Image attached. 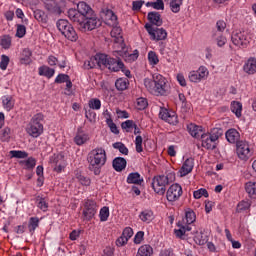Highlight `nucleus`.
<instances>
[{
    "label": "nucleus",
    "mask_w": 256,
    "mask_h": 256,
    "mask_svg": "<svg viewBox=\"0 0 256 256\" xmlns=\"http://www.w3.org/2000/svg\"><path fill=\"white\" fill-rule=\"evenodd\" d=\"M77 11L84 17L93 15V9L86 2H79L77 4Z\"/></svg>",
    "instance_id": "27"
},
{
    "label": "nucleus",
    "mask_w": 256,
    "mask_h": 256,
    "mask_svg": "<svg viewBox=\"0 0 256 256\" xmlns=\"http://www.w3.org/2000/svg\"><path fill=\"white\" fill-rule=\"evenodd\" d=\"M148 63L152 67H155V65L159 64V56L155 51H149L148 52Z\"/></svg>",
    "instance_id": "45"
},
{
    "label": "nucleus",
    "mask_w": 256,
    "mask_h": 256,
    "mask_svg": "<svg viewBox=\"0 0 256 256\" xmlns=\"http://www.w3.org/2000/svg\"><path fill=\"white\" fill-rule=\"evenodd\" d=\"M209 77V69L205 66H200L197 70H192L188 74V79L191 83H201Z\"/></svg>",
    "instance_id": "13"
},
{
    "label": "nucleus",
    "mask_w": 256,
    "mask_h": 256,
    "mask_svg": "<svg viewBox=\"0 0 256 256\" xmlns=\"http://www.w3.org/2000/svg\"><path fill=\"white\" fill-rule=\"evenodd\" d=\"M121 27L114 25L112 26V30L110 32L111 37L116 39L118 43H123V36H121Z\"/></svg>",
    "instance_id": "37"
},
{
    "label": "nucleus",
    "mask_w": 256,
    "mask_h": 256,
    "mask_svg": "<svg viewBox=\"0 0 256 256\" xmlns=\"http://www.w3.org/2000/svg\"><path fill=\"white\" fill-rule=\"evenodd\" d=\"M97 63L98 67H105L109 71L117 73L121 67H123V61L121 59H115L106 54H96L94 58L84 62L85 69H93Z\"/></svg>",
    "instance_id": "2"
},
{
    "label": "nucleus",
    "mask_w": 256,
    "mask_h": 256,
    "mask_svg": "<svg viewBox=\"0 0 256 256\" xmlns=\"http://www.w3.org/2000/svg\"><path fill=\"white\" fill-rule=\"evenodd\" d=\"M219 137H221L219 129H213L211 133H203L201 135L202 147H204V149L213 151V149L217 148Z\"/></svg>",
    "instance_id": "7"
},
{
    "label": "nucleus",
    "mask_w": 256,
    "mask_h": 256,
    "mask_svg": "<svg viewBox=\"0 0 256 256\" xmlns=\"http://www.w3.org/2000/svg\"><path fill=\"white\" fill-rule=\"evenodd\" d=\"M159 117L162 121L169 123V125H177L179 123L177 113L169 111L166 108H160Z\"/></svg>",
    "instance_id": "16"
},
{
    "label": "nucleus",
    "mask_w": 256,
    "mask_h": 256,
    "mask_svg": "<svg viewBox=\"0 0 256 256\" xmlns=\"http://www.w3.org/2000/svg\"><path fill=\"white\" fill-rule=\"evenodd\" d=\"M97 27H101V20L94 14L85 16L80 23V29L82 31H93V29H97Z\"/></svg>",
    "instance_id": "12"
},
{
    "label": "nucleus",
    "mask_w": 256,
    "mask_h": 256,
    "mask_svg": "<svg viewBox=\"0 0 256 256\" xmlns=\"http://www.w3.org/2000/svg\"><path fill=\"white\" fill-rule=\"evenodd\" d=\"M196 245H205L207 243V236L203 232H196L194 235Z\"/></svg>",
    "instance_id": "44"
},
{
    "label": "nucleus",
    "mask_w": 256,
    "mask_h": 256,
    "mask_svg": "<svg viewBox=\"0 0 256 256\" xmlns=\"http://www.w3.org/2000/svg\"><path fill=\"white\" fill-rule=\"evenodd\" d=\"M146 7H152L156 11H163L165 9V3L163 0H156L155 2H147Z\"/></svg>",
    "instance_id": "41"
},
{
    "label": "nucleus",
    "mask_w": 256,
    "mask_h": 256,
    "mask_svg": "<svg viewBox=\"0 0 256 256\" xmlns=\"http://www.w3.org/2000/svg\"><path fill=\"white\" fill-rule=\"evenodd\" d=\"M88 169L94 175H101V169L107 165V151L103 147L92 149L87 155Z\"/></svg>",
    "instance_id": "3"
},
{
    "label": "nucleus",
    "mask_w": 256,
    "mask_h": 256,
    "mask_svg": "<svg viewBox=\"0 0 256 256\" xmlns=\"http://www.w3.org/2000/svg\"><path fill=\"white\" fill-rule=\"evenodd\" d=\"M99 217L101 222L107 221V219H109V207H102L99 212Z\"/></svg>",
    "instance_id": "57"
},
{
    "label": "nucleus",
    "mask_w": 256,
    "mask_h": 256,
    "mask_svg": "<svg viewBox=\"0 0 256 256\" xmlns=\"http://www.w3.org/2000/svg\"><path fill=\"white\" fill-rule=\"evenodd\" d=\"M135 147L137 153H143V137H141V135L136 136Z\"/></svg>",
    "instance_id": "59"
},
{
    "label": "nucleus",
    "mask_w": 256,
    "mask_h": 256,
    "mask_svg": "<svg viewBox=\"0 0 256 256\" xmlns=\"http://www.w3.org/2000/svg\"><path fill=\"white\" fill-rule=\"evenodd\" d=\"M225 29H227V23L223 20H218L216 22V30H213L212 33L223 34Z\"/></svg>",
    "instance_id": "50"
},
{
    "label": "nucleus",
    "mask_w": 256,
    "mask_h": 256,
    "mask_svg": "<svg viewBox=\"0 0 256 256\" xmlns=\"http://www.w3.org/2000/svg\"><path fill=\"white\" fill-rule=\"evenodd\" d=\"M68 17L70 21H73L74 23H79L80 27L81 23H83V20L85 19V16H82L80 12L76 9H69Z\"/></svg>",
    "instance_id": "25"
},
{
    "label": "nucleus",
    "mask_w": 256,
    "mask_h": 256,
    "mask_svg": "<svg viewBox=\"0 0 256 256\" xmlns=\"http://www.w3.org/2000/svg\"><path fill=\"white\" fill-rule=\"evenodd\" d=\"M139 219L143 221V223H151L153 220V211L144 210L139 214Z\"/></svg>",
    "instance_id": "39"
},
{
    "label": "nucleus",
    "mask_w": 256,
    "mask_h": 256,
    "mask_svg": "<svg viewBox=\"0 0 256 256\" xmlns=\"http://www.w3.org/2000/svg\"><path fill=\"white\" fill-rule=\"evenodd\" d=\"M55 83H66V89L73 87V82H71V78L67 74H59L55 78Z\"/></svg>",
    "instance_id": "34"
},
{
    "label": "nucleus",
    "mask_w": 256,
    "mask_h": 256,
    "mask_svg": "<svg viewBox=\"0 0 256 256\" xmlns=\"http://www.w3.org/2000/svg\"><path fill=\"white\" fill-rule=\"evenodd\" d=\"M181 5H183V0H171L170 9L172 13H179L181 11Z\"/></svg>",
    "instance_id": "49"
},
{
    "label": "nucleus",
    "mask_w": 256,
    "mask_h": 256,
    "mask_svg": "<svg viewBox=\"0 0 256 256\" xmlns=\"http://www.w3.org/2000/svg\"><path fill=\"white\" fill-rule=\"evenodd\" d=\"M76 179L83 187H89L91 185V178L82 175L81 173L76 174Z\"/></svg>",
    "instance_id": "42"
},
{
    "label": "nucleus",
    "mask_w": 256,
    "mask_h": 256,
    "mask_svg": "<svg viewBox=\"0 0 256 256\" xmlns=\"http://www.w3.org/2000/svg\"><path fill=\"white\" fill-rule=\"evenodd\" d=\"M38 73L42 77H47V79H51L55 75V69L50 68L49 66H41L38 69Z\"/></svg>",
    "instance_id": "33"
},
{
    "label": "nucleus",
    "mask_w": 256,
    "mask_h": 256,
    "mask_svg": "<svg viewBox=\"0 0 256 256\" xmlns=\"http://www.w3.org/2000/svg\"><path fill=\"white\" fill-rule=\"evenodd\" d=\"M106 24L110 27H115V25H119V21L117 20V15L113 10H107L106 12Z\"/></svg>",
    "instance_id": "31"
},
{
    "label": "nucleus",
    "mask_w": 256,
    "mask_h": 256,
    "mask_svg": "<svg viewBox=\"0 0 256 256\" xmlns=\"http://www.w3.org/2000/svg\"><path fill=\"white\" fill-rule=\"evenodd\" d=\"M121 127L124 129V131H126V133H131L135 127V122H133V120H126L121 124Z\"/></svg>",
    "instance_id": "56"
},
{
    "label": "nucleus",
    "mask_w": 256,
    "mask_h": 256,
    "mask_svg": "<svg viewBox=\"0 0 256 256\" xmlns=\"http://www.w3.org/2000/svg\"><path fill=\"white\" fill-rule=\"evenodd\" d=\"M34 17L40 23H47V14H45V12H43L42 10H36L34 12Z\"/></svg>",
    "instance_id": "55"
},
{
    "label": "nucleus",
    "mask_w": 256,
    "mask_h": 256,
    "mask_svg": "<svg viewBox=\"0 0 256 256\" xmlns=\"http://www.w3.org/2000/svg\"><path fill=\"white\" fill-rule=\"evenodd\" d=\"M147 105H149V102H147L146 98L140 97L136 100V109H138V111L147 109Z\"/></svg>",
    "instance_id": "51"
},
{
    "label": "nucleus",
    "mask_w": 256,
    "mask_h": 256,
    "mask_svg": "<svg viewBox=\"0 0 256 256\" xmlns=\"http://www.w3.org/2000/svg\"><path fill=\"white\" fill-rule=\"evenodd\" d=\"M153 255V247L149 244H144L139 247L136 256H152Z\"/></svg>",
    "instance_id": "35"
},
{
    "label": "nucleus",
    "mask_w": 256,
    "mask_h": 256,
    "mask_svg": "<svg viewBox=\"0 0 256 256\" xmlns=\"http://www.w3.org/2000/svg\"><path fill=\"white\" fill-rule=\"evenodd\" d=\"M194 199H201V197H209V192H207V189L200 188L199 190L194 191L193 193Z\"/></svg>",
    "instance_id": "58"
},
{
    "label": "nucleus",
    "mask_w": 256,
    "mask_h": 256,
    "mask_svg": "<svg viewBox=\"0 0 256 256\" xmlns=\"http://www.w3.org/2000/svg\"><path fill=\"white\" fill-rule=\"evenodd\" d=\"M45 9H47L49 13H54L55 15H61V7H59V4H57L55 0H50L46 2Z\"/></svg>",
    "instance_id": "29"
},
{
    "label": "nucleus",
    "mask_w": 256,
    "mask_h": 256,
    "mask_svg": "<svg viewBox=\"0 0 256 256\" xmlns=\"http://www.w3.org/2000/svg\"><path fill=\"white\" fill-rule=\"evenodd\" d=\"M43 119L44 116L42 113L35 114L31 118L26 127V133H28L30 137L37 139V137H41V135H43V123H41Z\"/></svg>",
    "instance_id": "5"
},
{
    "label": "nucleus",
    "mask_w": 256,
    "mask_h": 256,
    "mask_svg": "<svg viewBox=\"0 0 256 256\" xmlns=\"http://www.w3.org/2000/svg\"><path fill=\"white\" fill-rule=\"evenodd\" d=\"M212 41L217 45V47H225L227 45V37L225 34L212 33Z\"/></svg>",
    "instance_id": "28"
},
{
    "label": "nucleus",
    "mask_w": 256,
    "mask_h": 256,
    "mask_svg": "<svg viewBox=\"0 0 256 256\" xmlns=\"http://www.w3.org/2000/svg\"><path fill=\"white\" fill-rule=\"evenodd\" d=\"M194 167H195V160L193 158L186 159L179 170L180 177H186V175H189V173L193 171Z\"/></svg>",
    "instance_id": "18"
},
{
    "label": "nucleus",
    "mask_w": 256,
    "mask_h": 256,
    "mask_svg": "<svg viewBox=\"0 0 256 256\" xmlns=\"http://www.w3.org/2000/svg\"><path fill=\"white\" fill-rule=\"evenodd\" d=\"M149 25H156V27H161L163 25V19H161V14L159 12H149L148 13Z\"/></svg>",
    "instance_id": "23"
},
{
    "label": "nucleus",
    "mask_w": 256,
    "mask_h": 256,
    "mask_svg": "<svg viewBox=\"0 0 256 256\" xmlns=\"http://www.w3.org/2000/svg\"><path fill=\"white\" fill-rule=\"evenodd\" d=\"M57 28H58V31H60V33L64 35L66 39H68V41L75 42L77 41V39H79V36L75 31V28H73V26L71 25V23H69V21L65 19L58 20Z\"/></svg>",
    "instance_id": "6"
},
{
    "label": "nucleus",
    "mask_w": 256,
    "mask_h": 256,
    "mask_svg": "<svg viewBox=\"0 0 256 256\" xmlns=\"http://www.w3.org/2000/svg\"><path fill=\"white\" fill-rule=\"evenodd\" d=\"M126 181L129 185H141L143 183V177H141L139 172H132L128 174Z\"/></svg>",
    "instance_id": "26"
},
{
    "label": "nucleus",
    "mask_w": 256,
    "mask_h": 256,
    "mask_svg": "<svg viewBox=\"0 0 256 256\" xmlns=\"http://www.w3.org/2000/svg\"><path fill=\"white\" fill-rule=\"evenodd\" d=\"M87 141H89V134L79 129L74 137V143H76L78 146H81V145H85Z\"/></svg>",
    "instance_id": "24"
},
{
    "label": "nucleus",
    "mask_w": 256,
    "mask_h": 256,
    "mask_svg": "<svg viewBox=\"0 0 256 256\" xmlns=\"http://www.w3.org/2000/svg\"><path fill=\"white\" fill-rule=\"evenodd\" d=\"M115 87L118 91H125L129 87V80L127 78H119L115 82Z\"/></svg>",
    "instance_id": "40"
},
{
    "label": "nucleus",
    "mask_w": 256,
    "mask_h": 256,
    "mask_svg": "<svg viewBox=\"0 0 256 256\" xmlns=\"http://www.w3.org/2000/svg\"><path fill=\"white\" fill-rule=\"evenodd\" d=\"M88 106L92 111H99L101 109V100L99 98H91L88 101Z\"/></svg>",
    "instance_id": "46"
},
{
    "label": "nucleus",
    "mask_w": 256,
    "mask_h": 256,
    "mask_svg": "<svg viewBox=\"0 0 256 256\" xmlns=\"http://www.w3.org/2000/svg\"><path fill=\"white\" fill-rule=\"evenodd\" d=\"M181 195H183V188L178 183L172 184L166 191V199L169 203L179 201Z\"/></svg>",
    "instance_id": "14"
},
{
    "label": "nucleus",
    "mask_w": 256,
    "mask_h": 256,
    "mask_svg": "<svg viewBox=\"0 0 256 256\" xmlns=\"http://www.w3.org/2000/svg\"><path fill=\"white\" fill-rule=\"evenodd\" d=\"M144 27L152 41H165V39H167V30L163 28H155L149 23H146Z\"/></svg>",
    "instance_id": "11"
},
{
    "label": "nucleus",
    "mask_w": 256,
    "mask_h": 256,
    "mask_svg": "<svg viewBox=\"0 0 256 256\" xmlns=\"http://www.w3.org/2000/svg\"><path fill=\"white\" fill-rule=\"evenodd\" d=\"M2 106L5 111H13L15 107V98L11 95L2 96Z\"/></svg>",
    "instance_id": "21"
},
{
    "label": "nucleus",
    "mask_w": 256,
    "mask_h": 256,
    "mask_svg": "<svg viewBox=\"0 0 256 256\" xmlns=\"http://www.w3.org/2000/svg\"><path fill=\"white\" fill-rule=\"evenodd\" d=\"M49 163L54 165L56 173H61L65 169V156L63 154H54L50 156Z\"/></svg>",
    "instance_id": "17"
},
{
    "label": "nucleus",
    "mask_w": 256,
    "mask_h": 256,
    "mask_svg": "<svg viewBox=\"0 0 256 256\" xmlns=\"http://www.w3.org/2000/svg\"><path fill=\"white\" fill-rule=\"evenodd\" d=\"M245 191L250 197H256V181H248L245 184Z\"/></svg>",
    "instance_id": "38"
},
{
    "label": "nucleus",
    "mask_w": 256,
    "mask_h": 256,
    "mask_svg": "<svg viewBox=\"0 0 256 256\" xmlns=\"http://www.w3.org/2000/svg\"><path fill=\"white\" fill-rule=\"evenodd\" d=\"M0 45L2 49H10L11 47V36L9 35H4L1 37L0 40Z\"/></svg>",
    "instance_id": "54"
},
{
    "label": "nucleus",
    "mask_w": 256,
    "mask_h": 256,
    "mask_svg": "<svg viewBox=\"0 0 256 256\" xmlns=\"http://www.w3.org/2000/svg\"><path fill=\"white\" fill-rule=\"evenodd\" d=\"M39 227V218L31 217L28 224V229L30 233H35V229Z\"/></svg>",
    "instance_id": "53"
},
{
    "label": "nucleus",
    "mask_w": 256,
    "mask_h": 256,
    "mask_svg": "<svg viewBox=\"0 0 256 256\" xmlns=\"http://www.w3.org/2000/svg\"><path fill=\"white\" fill-rule=\"evenodd\" d=\"M239 137V132L233 128L226 132V139L228 143H237V141H239Z\"/></svg>",
    "instance_id": "36"
},
{
    "label": "nucleus",
    "mask_w": 256,
    "mask_h": 256,
    "mask_svg": "<svg viewBox=\"0 0 256 256\" xmlns=\"http://www.w3.org/2000/svg\"><path fill=\"white\" fill-rule=\"evenodd\" d=\"M144 237H145V232H143V231L137 232L136 235L134 236V243L136 245H140V243H142Z\"/></svg>",
    "instance_id": "63"
},
{
    "label": "nucleus",
    "mask_w": 256,
    "mask_h": 256,
    "mask_svg": "<svg viewBox=\"0 0 256 256\" xmlns=\"http://www.w3.org/2000/svg\"><path fill=\"white\" fill-rule=\"evenodd\" d=\"M99 210V206L97 202L93 199H85L84 200V208L82 215L86 221H91L95 215H97V211Z\"/></svg>",
    "instance_id": "10"
},
{
    "label": "nucleus",
    "mask_w": 256,
    "mask_h": 256,
    "mask_svg": "<svg viewBox=\"0 0 256 256\" xmlns=\"http://www.w3.org/2000/svg\"><path fill=\"white\" fill-rule=\"evenodd\" d=\"M195 221H197V215L195 214V211L188 208L185 211V216L182 221L177 223L179 229L174 230L176 237H178V239H185V234L191 231V225H193Z\"/></svg>",
    "instance_id": "4"
},
{
    "label": "nucleus",
    "mask_w": 256,
    "mask_h": 256,
    "mask_svg": "<svg viewBox=\"0 0 256 256\" xmlns=\"http://www.w3.org/2000/svg\"><path fill=\"white\" fill-rule=\"evenodd\" d=\"M37 207L44 213H47V211L49 210V203H47V200H45V198H38Z\"/></svg>",
    "instance_id": "52"
},
{
    "label": "nucleus",
    "mask_w": 256,
    "mask_h": 256,
    "mask_svg": "<svg viewBox=\"0 0 256 256\" xmlns=\"http://www.w3.org/2000/svg\"><path fill=\"white\" fill-rule=\"evenodd\" d=\"M26 33H27V28L25 27V25L18 24L17 30H16V37H18L19 39H23Z\"/></svg>",
    "instance_id": "60"
},
{
    "label": "nucleus",
    "mask_w": 256,
    "mask_h": 256,
    "mask_svg": "<svg viewBox=\"0 0 256 256\" xmlns=\"http://www.w3.org/2000/svg\"><path fill=\"white\" fill-rule=\"evenodd\" d=\"M230 109L234 115L239 119L241 118L242 112H243V104L239 101H232Z\"/></svg>",
    "instance_id": "32"
},
{
    "label": "nucleus",
    "mask_w": 256,
    "mask_h": 256,
    "mask_svg": "<svg viewBox=\"0 0 256 256\" xmlns=\"http://www.w3.org/2000/svg\"><path fill=\"white\" fill-rule=\"evenodd\" d=\"M231 41L236 47H239L240 49H247L251 43V34L247 31L237 30L232 34Z\"/></svg>",
    "instance_id": "8"
},
{
    "label": "nucleus",
    "mask_w": 256,
    "mask_h": 256,
    "mask_svg": "<svg viewBox=\"0 0 256 256\" xmlns=\"http://www.w3.org/2000/svg\"><path fill=\"white\" fill-rule=\"evenodd\" d=\"M167 185H169V176L159 175L152 179V189L157 195H165Z\"/></svg>",
    "instance_id": "9"
},
{
    "label": "nucleus",
    "mask_w": 256,
    "mask_h": 256,
    "mask_svg": "<svg viewBox=\"0 0 256 256\" xmlns=\"http://www.w3.org/2000/svg\"><path fill=\"white\" fill-rule=\"evenodd\" d=\"M173 250L171 248H165L160 251L159 256H173Z\"/></svg>",
    "instance_id": "64"
},
{
    "label": "nucleus",
    "mask_w": 256,
    "mask_h": 256,
    "mask_svg": "<svg viewBox=\"0 0 256 256\" xmlns=\"http://www.w3.org/2000/svg\"><path fill=\"white\" fill-rule=\"evenodd\" d=\"M188 129V133L191 135V137H194L195 139H199V137H201V135H203V127L202 126H198L196 124H189L187 126Z\"/></svg>",
    "instance_id": "22"
},
{
    "label": "nucleus",
    "mask_w": 256,
    "mask_h": 256,
    "mask_svg": "<svg viewBox=\"0 0 256 256\" xmlns=\"http://www.w3.org/2000/svg\"><path fill=\"white\" fill-rule=\"evenodd\" d=\"M144 86L147 91L152 95H160L162 97H165V95H169V89H171L167 78L159 73L153 74L152 79L145 78Z\"/></svg>",
    "instance_id": "1"
},
{
    "label": "nucleus",
    "mask_w": 256,
    "mask_h": 256,
    "mask_svg": "<svg viewBox=\"0 0 256 256\" xmlns=\"http://www.w3.org/2000/svg\"><path fill=\"white\" fill-rule=\"evenodd\" d=\"M251 209V202L249 201H241L237 205V213H245Z\"/></svg>",
    "instance_id": "43"
},
{
    "label": "nucleus",
    "mask_w": 256,
    "mask_h": 256,
    "mask_svg": "<svg viewBox=\"0 0 256 256\" xmlns=\"http://www.w3.org/2000/svg\"><path fill=\"white\" fill-rule=\"evenodd\" d=\"M112 147L117 149L122 155H129V148H127V146H125V144L122 142L113 143Z\"/></svg>",
    "instance_id": "47"
},
{
    "label": "nucleus",
    "mask_w": 256,
    "mask_h": 256,
    "mask_svg": "<svg viewBox=\"0 0 256 256\" xmlns=\"http://www.w3.org/2000/svg\"><path fill=\"white\" fill-rule=\"evenodd\" d=\"M10 155L14 159H27V157H29V153L21 150H11Z\"/></svg>",
    "instance_id": "48"
},
{
    "label": "nucleus",
    "mask_w": 256,
    "mask_h": 256,
    "mask_svg": "<svg viewBox=\"0 0 256 256\" xmlns=\"http://www.w3.org/2000/svg\"><path fill=\"white\" fill-rule=\"evenodd\" d=\"M19 165H21L23 169L31 171V169H35V165H37V160L33 157H29L26 160L19 161Z\"/></svg>",
    "instance_id": "30"
},
{
    "label": "nucleus",
    "mask_w": 256,
    "mask_h": 256,
    "mask_svg": "<svg viewBox=\"0 0 256 256\" xmlns=\"http://www.w3.org/2000/svg\"><path fill=\"white\" fill-rule=\"evenodd\" d=\"M112 167L117 173H121L127 167V160L123 157H116L112 161Z\"/></svg>",
    "instance_id": "20"
},
{
    "label": "nucleus",
    "mask_w": 256,
    "mask_h": 256,
    "mask_svg": "<svg viewBox=\"0 0 256 256\" xmlns=\"http://www.w3.org/2000/svg\"><path fill=\"white\" fill-rule=\"evenodd\" d=\"M24 53H27V56H24L20 59L21 63H23L24 65H29V63H31V50L29 49H24Z\"/></svg>",
    "instance_id": "62"
},
{
    "label": "nucleus",
    "mask_w": 256,
    "mask_h": 256,
    "mask_svg": "<svg viewBox=\"0 0 256 256\" xmlns=\"http://www.w3.org/2000/svg\"><path fill=\"white\" fill-rule=\"evenodd\" d=\"M9 56L3 54L1 55V61H0V69L2 71H6L7 70V67H9Z\"/></svg>",
    "instance_id": "61"
},
{
    "label": "nucleus",
    "mask_w": 256,
    "mask_h": 256,
    "mask_svg": "<svg viewBox=\"0 0 256 256\" xmlns=\"http://www.w3.org/2000/svg\"><path fill=\"white\" fill-rule=\"evenodd\" d=\"M243 71L247 75H255L256 73V58L250 57L243 65Z\"/></svg>",
    "instance_id": "19"
},
{
    "label": "nucleus",
    "mask_w": 256,
    "mask_h": 256,
    "mask_svg": "<svg viewBox=\"0 0 256 256\" xmlns=\"http://www.w3.org/2000/svg\"><path fill=\"white\" fill-rule=\"evenodd\" d=\"M236 153L241 161H247L251 157V155H253V152H251V147L246 141L237 142Z\"/></svg>",
    "instance_id": "15"
}]
</instances>
